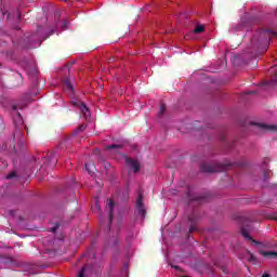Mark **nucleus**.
<instances>
[{
	"instance_id": "1",
	"label": "nucleus",
	"mask_w": 277,
	"mask_h": 277,
	"mask_svg": "<svg viewBox=\"0 0 277 277\" xmlns=\"http://www.w3.org/2000/svg\"><path fill=\"white\" fill-rule=\"evenodd\" d=\"M272 36L273 38H277V32L272 29H266L255 32L250 39V44L258 52V55H263V53H267Z\"/></svg>"
},
{
	"instance_id": "2",
	"label": "nucleus",
	"mask_w": 277,
	"mask_h": 277,
	"mask_svg": "<svg viewBox=\"0 0 277 277\" xmlns=\"http://www.w3.org/2000/svg\"><path fill=\"white\" fill-rule=\"evenodd\" d=\"M233 163H220V162H212V163H201L199 167L200 172H206L207 174H213V172H225L228 170Z\"/></svg>"
},
{
	"instance_id": "3",
	"label": "nucleus",
	"mask_w": 277,
	"mask_h": 277,
	"mask_svg": "<svg viewBox=\"0 0 277 277\" xmlns=\"http://www.w3.org/2000/svg\"><path fill=\"white\" fill-rule=\"evenodd\" d=\"M135 211L137 215H141L142 220L146 219V208L144 207V194L142 192H138L135 203Z\"/></svg>"
},
{
	"instance_id": "4",
	"label": "nucleus",
	"mask_w": 277,
	"mask_h": 277,
	"mask_svg": "<svg viewBox=\"0 0 277 277\" xmlns=\"http://www.w3.org/2000/svg\"><path fill=\"white\" fill-rule=\"evenodd\" d=\"M70 105H72V107H77L80 110V113L82 114L83 118H85V119L90 118V108H88L85 103H83L80 100H72L70 102Z\"/></svg>"
},
{
	"instance_id": "5",
	"label": "nucleus",
	"mask_w": 277,
	"mask_h": 277,
	"mask_svg": "<svg viewBox=\"0 0 277 277\" xmlns=\"http://www.w3.org/2000/svg\"><path fill=\"white\" fill-rule=\"evenodd\" d=\"M253 127H256L258 131H262L263 133H276L277 126L276 124H267V123H256L251 122Z\"/></svg>"
},
{
	"instance_id": "6",
	"label": "nucleus",
	"mask_w": 277,
	"mask_h": 277,
	"mask_svg": "<svg viewBox=\"0 0 277 277\" xmlns=\"http://www.w3.org/2000/svg\"><path fill=\"white\" fill-rule=\"evenodd\" d=\"M42 161L43 163H47L49 168H55V166H57V157L53 153L47 154L45 157H42Z\"/></svg>"
},
{
	"instance_id": "7",
	"label": "nucleus",
	"mask_w": 277,
	"mask_h": 277,
	"mask_svg": "<svg viewBox=\"0 0 277 277\" xmlns=\"http://www.w3.org/2000/svg\"><path fill=\"white\" fill-rule=\"evenodd\" d=\"M94 274L96 273L94 272L92 266L85 264L78 274V277H92Z\"/></svg>"
},
{
	"instance_id": "8",
	"label": "nucleus",
	"mask_w": 277,
	"mask_h": 277,
	"mask_svg": "<svg viewBox=\"0 0 277 277\" xmlns=\"http://www.w3.org/2000/svg\"><path fill=\"white\" fill-rule=\"evenodd\" d=\"M127 166L133 170V172H140V162L136 160H133L132 158H127L126 159Z\"/></svg>"
},
{
	"instance_id": "9",
	"label": "nucleus",
	"mask_w": 277,
	"mask_h": 277,
	"mask_svg": "<svg viewBox=\"0 0 277 277\" xmlns=\"http://www.w3.org/2000/svg\"><path fill=\"white\" fill-rule=\"evenodd\" d=\"M188 221L190 222V227L188 229V233H194L197 230L196 228V222H198V215L196 213H193L188 216Z\"/></svg>"
},
{
	"instance_id": "10",
	"label": "nucleus",
	"mask_w": 277,
	"mask_h": 277,
	"mask_svg": "<svg viewBox=\"0 0 277 277\" xmlns=\"http://www.w3.org/2000/svg\"><path fill=\"white\" fill-rule=\"evenodd\" d=\"M114 207H115L114 200L107 199L106 209H109V224L114 222Z\"/></svg>"
},
{
	"instance_id": "11",
	"label": "nucleus",
	"mask_w": 277,
	"mask_h": 277,
	"mask_svg": "<svg viewBox=\"0 0 277 277\" xmlns=\"http://www.w3.org/2000/svg\"><path fill=\"white\" fill-rule=\"evenodd\" d=\"M241 235L242 237H245V239H247L248 241H252L255 246H263V242L252 239L246 228L241 229Z\"/></svg>"
},
{
	"instance_id": "12",
	"label": "nucleus",
	"mask_w": 277,
	"mask_h": 277,
	"mask_svg": "<svg viewBox=\"0 0 277 277\" xmlns=\"http://www.w3.org/2000/svg\"><path fill=\"white\" fill-rule=\"evenodd\" d=\"M16 80L14 82L15 88H21L25 83V79L23 78V75L18 71H16Z\"/></svg>"
},
{
	"instance_id": "13",
	"label": "nucleus",
	"mask_w": 277,
	"mask_h": 277,
	"mask_svg": "<svg viewBox=\"0 0 277 277\" xmlns=\"http://www.w3.org/2000/svg\"><path fill=\"white\" fill-rule=\"evenodd\" d=\"M63 83H64L65 90H67L68 92H72L74 91L72 84L70 83V79L65 78L63 80Z\"/></svg>"
},
{
	"instance_id": "14",
	"label": "nucleus",
	"mask_w": 277,
	"mask_h": 277,
	"mask_svg": "<svg viewBox=\"0 0 277 277\" xmlns=\"http://www.w3.org/2000/svg\"><path fill=\"white\" fill-rule=\"evenodd\" d=\"M14 124L15 127H23L24 121H23V116H21V114H17L16 117L14 118Z\"/></svg>"
},
{
	"instance_id": "15",
	"label": "nucleus",
	"mask_w": 277,
	"mask_h": 277,
	"mask_svg": "<svg viewBox=\"0 0 277 277\" xmlns=\"http://www.w3.org/2000/svg\"><path fill=\"white\" fill-rule=\"evenodd\" d=\"M262 256H273V259H277V252L276 251H261Z\"/></svg>"
},
{
	"instance_id": "16",
	"label": "nucleus",
	"mask_w": 277,
	"mask_h": 277,
	"mask_svg": "<svg viewBox=\"0 0 277 277\" xmlns=\"http://www.w3.org/2000/svg\"><path fill=\"white\" fill-rule=\"evenodd\" d=\"M85 170L89 172V174H92L94 172V169L96 168L94 166V162H85Z\"/></svg>"
},
{
	"instance_id": "17",
	"label": "nucleus",
	"mask_w": 277,
	"mask_h": 277,
	"mask_svg": "<svg viewBox=\"0 0 277 277\" xmlns=\"http://www.w3.org/2000/svg\"><path fill=\"white\" fill-rule=\"evenodd\" d=\"M107 150H115V153H118V150H120V148H122V145H118V144H113V145H108Z\"/></svg>"
},
{
	"instance_id": "18",
	"label": "nucleus",
	"mask_w": 277,
	"mask_h": 277,
	"mask_svg": "<svg viewBox=\"0 0 277 277\" xmlns=\"http://www.w3.org/2000/svg\"><path fill=\"white\" fill-rule=\"evenodd\" d=\"M272 72H275V76H273V78H272V82L277 83V66H274L272 68Z\"/></svg>"
},
{
	"instance_id": "19",
	"label": "nucleus",
	"mask_w": 277,
	"mask_h": 277,
	"mask_svg": "<svg viewBox=\"0 0 277 277\" xmlns=\"http://www.w3.org/2000/svg\"><path fill=\"white\" fill-rule=\"evenodd\" d=\"M205 31V26H196L194 29V34H202Z\"/></svg>"
},
{
	"instance_id": "20",
	"label": "nucleus",
	"mask_w": 277,
	"mask_h": 277,
	"mask_svg": "<svg viewBox=\"0 0 277 277\" xmlns=\"http://www.w3.org/2000/svg\"><path fill=\"white\" fill-rule=\"evenodd\" d=\"M190 202H198V205H200V202H202V197L195 196L194 198L190 199Z\"/></svg>"
},
{
	"instance_id": "21",
	"label": "nucleus",
	"mask_w": 277,
	"mask_h": 277,
	"mask_svg": "<svg viewBox=\"0 0 277 277\" xmlns=\"http://www.w3.org/2000/svg\"><path fill=\"white\" fill-rule=\"evenodd\" d=\"M87 128H88V126H85V124L79 126V128L75 131V134L77 135V133L83 132V130L87 129Z\"/></svg>"
},
{
	"instance_id": "22",
	"label": "nucleus",
	"mask_w": 277,
	"mask_h": 277,
	"mask_svg": "<svg viewBox=\"0 0 277 277\" xmlns=\"http://www.w3.org/2000/svg\"><path fill=\"white\" fill-rule=\"evenodd\" d=\"M248 261H249V263H254V262H256V256H254V254L249 252Z\"/></svg>"
},
{
	"instance_id": "23",
	"label": "nucleus",
	"mask_w": 277,
	"mask_h": 277,
	"mask_svg": "<svg viewBox=\"0 0 277 277\" xmlns=\"http://www.w3.org/2000/svg\"><path fill=\"white\" fill-rule=\"evenodd\" d=\"M163 114H166V104L160 105L159 116H163Z\"/></svg>"
},
{
	"instance_id": "24",
	"label": "nucleus",
	"mask_w": 277,
	"mask_h": 277,
	"mask_svg": "<svg viewBox=\"0 0 277 277\" xmlns=\"http://www.w3.org/2000/svg\"><path fill=\"white\" fill-rule=\"evenodd\" d=\"M14 177H16V172H11V173H9L8 175H6V179L8 180H10V179H14Z\"/></svg>"
},
{
	"instance_id": "25",
	"label": "nucleus",
	"mask_w": 277,
	"mask_h": 277,
	"mask_svg": "<svg viewBox=\"0 0 277 277\" xmlns=\"http://www.w3.org/2000/svg\"><path fill=\"white\" fill-rule=\"evenodd\" d=\"M268 217H269V220H275V222H277V213L276 212L269 214Z\"/></svg>"
},
{
	"instance_id": "26",
	"label": "nucleus",
	"mask_w": 277,
	"mask_h": 277,
	"mask_svg": "<svg viewBox=\"0 0 277 277\" xmlns=\"http://www.w3.org/2000/svg\"><path fill=\"white\" fill-rule=\"evenodd\" d=\"M5 129V124L3 123V118L0 117V131Z\"/></svg>"
},
{
	"instance_id": "27",
	"label": "nucleus",
	"mask_w": 277,
	"mask_h": 277,
	"mask_svg": "<svg viewBox=\"0 0 277 277\" xmlns=\"http://www.w3.org/2000/svg\"><path fill=\"white\" fill-rule=\"evenodd\" d=\"M62 28L64 30L68 29V19L64 21Z\"/></svg>"
},
{
	"instance_id": "28",
	"label": "nucleus",
	"mask_w": 277,
	"mask_h": 277,
	"mask_svg": "<svg viewBox=\"0 0 277 277\" xmlns=\"http://www.w3.org/2000/svg\"><path fill=\"white\" fill-rule=\"evenodd\" d=\"M57 228H60L58 224L51 228V233H57Z\"/></svg>"
},
{
	"instance_id": "29",
	"label": "nucleus",
	"mask_w": 277,
	"mask_h": 277,
	"mask_svg": "<svg viewBox=\"0 0 277 277\" xmlns=\"http://www.w3.org/2000/svg\"><path fill=\"white\" fill-rule=\"evenodd\" d=\"M269 180V172L265 171L264 172V181H268Z\"/></svg>"
},
{
	"instance_id": "30",
	"label": "nucleus",
	"mask_w": 277,
	"mask_h": 277,
	"mask_svg": "<svg viewBox=\"0 0 277 277\" xmlns=\"http://www.w3.org/2000/svg\"><path fill=\"white\" fill-rule=\"evenodd\" d=\"M92 254V249H89L87 254H83L82 256H90Z\"/></svg>"
},
{
	"instance_id": "31",
	"label": "nucleus",
	"mask_w": 277,
	"mask_h": 277,
	"mask_svg": "<svg viewBox=\"0 0 277 277\" xmlns=\"http://www.w3.org/2000/svg\"><path fill=\"white\" fill-rule=\"evenodd\" d=\"M246 94H256V91H247Z\"/></svg>"
},
{
	"instance_id": "32",
	"label": "nucleus",
	"mask_w": 277,
	"mask_h": 277,
	"mask_svg": "<svg viewBox=\"0 0 277 277\" xmlns=\"http://www.w3.org/2000/svg\"><path fill=\"white\" fill-rule=\"evenodd\" d=\"M262 277H269V274L265 273L262 275Z\"/></svg>"
},
{
	"instance_id": "33",
	"label": "nucleus",
	"mask_w": 277,
	"mask_h": 277,
	"mask_svg": "<svg viewBox=\"0 0 277 277\" xmlns=\"http://www.w3.org/2000/svg\"><path fill=\"white\" fill-rule=\"evenodd\" d=\"M174 269H181L180 266H172Z\"/></svg>"
},
{
	"instance_id": "34",
	"label": "nucleus",
	"mask_w": 277,
	"mask_h": 277,
	"mask_svg": "<svg viewBox=\"0 0 277 277\" xmlns=\"http://www.w3.org/2000/svg\"><path fill=\"white\" fill-rule=\"evenodd\" d=\"M221 140L224 142V136H221Z\"/></svg>"
}]
</instances>
